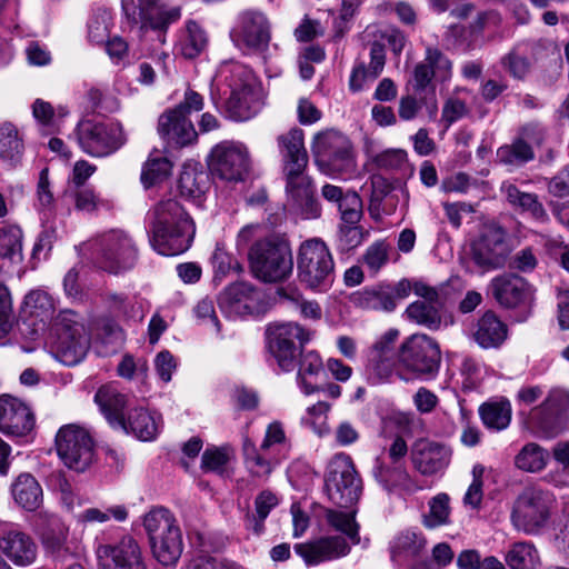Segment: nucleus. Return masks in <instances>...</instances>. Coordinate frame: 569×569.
<instances>
[{
  "instance_id": "f257e3e1",
  "label": "nucleus",
  "mask_w": 569,
  "mask_h": 569,
  "mask_svg": "<svg viewBox=\"0 0 569 569\" xmlns=\"http://www.w3.org/2000/svg\"><path fill=\"white\" fill-rule=\"evenodd\" d=\"M150 243L160 254L178 256L189 249L194 226L174 198L159 200L149 211Z\"/></svg>"
},
{
  "instance_id": "f03ea898",
  "label": "nucleus",
  "mask_w": 569,
  "mask_h": 569,
  "mask_svg": "<svg viewBox=\"0 0 569 569\" xmlns=\"http://www.w3.org/2000/svg\"><path fill=\"white\" fill-rule=\"evenodd\" d=\"M451 76L450 60L438 49L428 47L425 60L419 62L407 84L408 93L399 100L398 113L405 121L413 120L420 112L425 99L423 92H435L432 78L446 81Z\"/></svg>"
},
{
  "instance_id": "7ed1b4c3",
  "label": "nucleus",
  "mask_w": 569,
  "mask_h": 569,
  "mask_svg": "<svg viewBox=\"0 0 569 569\" xmlns=\"http://www.w3.org/2000/svg\"><path fill=\"white\" fill-rule=\"evenodd\" d=\"M48 343L52 356L64 366L81 362L90 339L83 318L72 310H62L53 319Z\"/></svg>"
},
{
  "instance_id": "20e7f679",
  "label": "nucleus",
  "mask_w": 569,
  "mask_h": 569,
  "mask_svg": "<svg viewBox=\"0 0 569 569\" xmlns=\"http://www.w3.org/2000/svg\"><path fill=\"white\" fill-rule=\"evenodd\" d=\"M397 361V377L408 383L425 377H435L439 371L441 351L436 340L425 333H415L401 342Z\"/></svg>"
},
{
  "instance_id": "39448f33",
  "label": "nucleus",
  "mask_w": 569,
  "mask_h": 569,
  "mask_svg": "<svg viewBox=\"0 0 569 569\" xmlns=\"http://www.w3.org/2000/svg\"><path fill=\"white\" fill-rule=\"evenodd\" d=\"M154 559L164 567H174L183 551L181 529L174 516L166 508H153L143 517Z\"/></svg>"
},
{
  "instance_id": "423d86ee",
  "label": "nucleus",
  "mask_w": 569,
  "mask_h": 569,
  "mask_svg": "<svg viewBox=\"0 0 569 569\" xmlns=\"http://www.w3.org/2000/svg\"><path fill=\"white\" fill-rule=\"evenodd\" d=\"M553 503L549 491L538 487L525 488L512 502L511 526L527 536L540 535L550 522Z\"/></svg>"
},
{
  "instance_id": "0eeeda50",
  "label": "nucleus",
  "mask_w": 569,
  "mask_h": 569,
  "mask_svg": "<svg viewBox=\"0 0 569 569\" xmlns=\"http://www.w3.org/2000/svg\"><path fill=\"white\" fill-rule=\"evenodd\" d=\"M253 274L263 282H280L292 273L293 259L289 243L277 237L258 241L249 253Z\"/></svg>"
},
{
  "instance_id": "6e6552de",
  "label": "nucleus",
  "mask_w": 569,
  "mask_h": 569,
  "mask_svg": "<svg viewBox=\"0 0 569 569\" xmlns=\"http://www.w3.org/2000/svg\"><path fill=\"white\" fill-rule=\"evenodd\" d=\"M298 277L312 290L328 289L335 279V260L320 238L303 241L298 251Z\"/></svg>"
},
{
  "instance_id": "1a4fd4ad",
  "label": "nucleus",
  "mask_w": 569,
  "mask_h": 569,
  "mask_svg": "<svg viewBox=\"0 0 569 569\" xmlns=\"http://www.w3.org/2000/svg\"><path fill=\"white\" fill-rule=\"evenodd\" d=\"M312 153L318 168L327 174L349 173L356 168L351 142L338 131L318 133L312 143Z\"/></svg>"
},
{
  "instance_id": "9d476101",
  "label": "nucleus",
  "mask_w": 569,
  "mask_h": 569,
  "mask_svg": "<svg viewBox=\"0 0 569 569\" xmlns=\"http://www.w3.org/2000/svg\"><path fill=\"white\" fill-rule=\"evenodd\" d=\"M326 492L335 505L343 508L359 499L361 480L351 457L347 453H337L330 460L326 476Z\"/></svg>"
},
{
  "instance_id": "9b49d317",
  "label": "nucleus",
  "mask_w": 569,
  "mask_h": 569,
  "mask_svg": "<svg viewBox=\"0 0 569 569\" xmlns=\"http://www.w3.org/2000/svg\"><path fill=\"white\" fill-rule=\"evenodd\" d=\"M56 450L66 467L84 471L93 461L94 443L89 431L79 425L62 426L56 435Z\"/></svg>"
},
{
  "instance_id": "f8f14e48",
  "label": "nucleus",
  "mask_w": 569,
  "mask_h": 569,
  "mask_svg": "<svg viewBox=\"0 0 569 569\" xmlns=\"http://www.w3.org/2000/svg\"><path fill=\"white\" fill-rule=\"evenodd\" d=\"M97 260L100 268L110 273L131 269L137 261V248L122 230H109L96 239Z\"/></svg>"
},
{
  "instance_id": "ddd939ff",
  "label": "nucleus",
  "mask_w": 569,
  "mask_h": 569,
  "mask_svg": "<svg viewBox=\"0 0 569 569\" xmlns=\"http://www.w3.org/2000/svg\"><path fill=\"white\" fill-rule=\"evenodd\" d=\"M78 143L91 157H107L126 142L122 126L118 122L82 121L76 130Z\"/></svg>"
},
{
  "instance_id": "4468645a",
  "label": "nucleus",
  "mask_w": 569,
  "mask_h": 569,
  "mask_svg": "<svg viewBox=\"0 0 569 569\" xmlns=\"http://www.w3.org/2000/svg\"><path fill=\"white\" fill-rule=\"evenodd\" d=\"M262 104V90L256 78L250 71L238 68L226 103L228 116L236 121H246L254 117Z\"/></svg>"
},
{
  "instance_id": "2eb2a0df",
  "label": "nucleus",
  "mask_w": 569,
  "mask_h": 569,
  "mask_svg": "<svg viewBox=\"0 0 569 569\" xmlns=\"http://www.w3.org/2000/svg\"><path fill=\"white\" fill-rule=\"evenodd\" d=\"M208 167L214 178L227 182L242 181L250 168L247 148L236 142H221L210 152Z\"/></svg>"
},
{
  "instance_id": "dca6fc26",
  "label": "nucleus",
  "mask_w": 569,
  "mask_h": 569,
  "mask_svg": "<svg viewBox=\"0 0 569 569\" xmlns=\"http://www.w3.org/2000/svg\"><path fill=\"white\" fill-rule=\"evenodd\" d=\"M94 552L98 569H148L143 549L132 536L99 543Z\"/></svg>"
},
{
  "instance_id": "f3484780",
  "label": "nucleus",
  "mask_w": 569,
  "mask_h": 569,
  "mask_svg": "<svg viewBox=\"0 0 569 569\" xmlns=\"http://www.w3.org/2000/svg\"><path fill=\"white\" fill-rule=\"evenodd\" d=\"M267 337L269 350L279 367L283 371L293 370L298 356L297 342L300 346L306 343L309 340V332L298 323L286 322L270 326Z\"/></svg>"
},
{
  "instance_id": "a211bd4d",
  "label": "nucleus",
  "mask_w": 569,
  "mask_h": 569,
  "mask_svg": "<svg viewBox=\"0 0 569 569\" xmlns=\"http://www.w3.org/2000/svg\"><path fill=\"white\" fill-rule=\"evenodd\" d=\"M122 10L130 23L142 29L164 30L181 16L180 8L168 6L166 0H122Z\"/></svg>"
},
{
  "instance_id": "6ab92c4d",
  "label": "nucleus",
  "mask_w": 569,
  "mask_h": 569,
  "mask_svg": "<svg viewBox=\"0 0 569 569\" xmlns=\"http://www.w3.org/2000/svg\"><path fill=\"white\" fill-rule=\"evenodd\" d=\"M508 254L505 231L496 224L485 226L471 244V258L485 271L503 267Z\"/></svg>"
},
{
  "instance_id": "aec40b11",
  "label": "nucleus",
  "mask_w": 569,
  "mask_h": 569,
  "mask_svg": "<svg viewBox=\"0 0 569 569\" xmlns=\"http://www.w3.org/2000/svg\"><path fill=\"white\" fill-rule=\"evenodd\" d=\"M288 206L306 219H316L321 214V206L315 198L310 178L305 170H284Z\"/></svg>"
},
{
  "instance_id": "412c9836",
  "label": "nucleus",
  "mask_w": 569,
  "mask_h": 569,
  "mask_svg": "<svg viewBox=\"0 0 569 569\" xmlns=\"http://www.w3.org/2000/svg\"><path fill=\"white\" fill-rule=\"evenodd\" d=\"M0 551L16 566L28 567L37 559L38 546L18 526L0 522Z\"/></svg>"
},
{
  "instance_id": "4be33fe9",
  "label": "nucleus",
  "mask_w": 569,
  "mask_h": 569,
  "mask_svg": "<svg viewBox=\"0 0 569 569\" xmlns=\"http://www.w3.org/2000/svg\"><path fill=\"white\" fill-rule=\"evenodd\" d=\"M230 36L238 48L261 51L270 41L269 22L260 12H244L239 17L238 24L232 29Z\"/></svg>"
},
{
  "instance_id": "5701e85b",
  "label": "nucleus",
  "mask_w": 569,
  "mask_h": 569,
  "mask_svg": "<svg viewBox=\"0 0 569 569\" xmlns=\"http://www.w3.org/2000/svg\"><path fill=\"white\" fill-rule=\"evenodd\" d=\"M30 407L19 398L0 396V432L11 437H24L34 428Z\"/></svg>"
},
{
  "instance_id": "b1692460",
  "label": "nucleus",
  "mask_w": 569,
  "mask_h": 569,
  "mask_svg": "<svg viewBox=\"0 0 569 569\" xmlns=\"http://www.w3.org/2000/svg\"><path fill=\"white\" fill-rule=\"evenodd\" d=\"M296 552L308 566L331 561L346 557L350 552V546L346 538L339 536L322 537L295 547Z\"/></svg>"
},
{
  "instance_id": "393cba45",
  "label": "nucleus",
  "mask_w": 569,
  "mask_h": 569,
  "mask_svg": "<svg viewBox=\"0 0 569 569\" xmlns=\"http://www.w3.org/2000/svg\"><path fill=\"white\" fill-rule=\"evenodd\" d=\"M38 517L43 525L40 538L44 551L60 560L72 555L73 551L68 539V526L53 513L44 511L40 512Z\"/></svg>"
},
{
  "instance_id": "a878e982",
  "label": "nucleus",
  "mask_w": 569,
  "mask_h": 569,
  "mask_svg": "<svg viewBox=\"0 0 569 569\" xmlns=\"http://www.w3.org/2000/svg\"><path fill=\"white\" fill-rule=\"evenodd\" d=\"M450 450L436 442L418 440L411 450L413 467L423 476L443 470L450 461Z\"/></svg>"
},
{
  "instance_id": "bb28decb",
  "label": "nucleus",
  "mask_w": 569,
  "mask_h": 569,
  "mask_svg": "<svg viewBox=\"0 0 569 569\" xmlns=\"http://www.w3.org/2000/svg\"><path fill=\"white\" fill-rule=\"evenodd\" d=\"M158 132L168 142L178 147H184L197 139V131L184 113L171 109L160 116Z\"/></svg>"
},
{
  "instance_id": "cd10ccee",
  "label": "nucleus",
  "mask_w": 569,
  "mask_h": 569,
  "mask_svg": "<svg viewBox=\"0 0 569 569\" xmlns=\"http://www.w3.org/2000/svg\"><path fill=\"white\" fill-rule=\"evenodd\" d=\"M489 288L493 298L506 308H515L531 299V288L521 277L507 274L491 280Z\"/></svg>"
},
{
  "instance_id": "c85d7f7f",
  "label": "nucleus",
  "mask_w": 569,
  "mask_h": 569,
  "mask_svg": "<svg viewBox=\"0 0 569 569\" xmlns=\"http://www.w3.org/2000/svg\"><path fill=\"white\" fill-rule=\"evenodd\" d=\"M257 291L246 282H238L226 288L219 296V307L228 317L249 315L254 310Z\"/></svg>"
},
{
  "instance_id": "c756f323",
  "label": "nucleus",
  "mask_w": 569,
  "mask_h": 569,
  "mask_svg": "<svg viewBox=\"0 0 569 569\" xmlns=\"http://www.w3.org/2000/svg\"><path fill=\"white\" fill-rule=\"evenodd\" d=\"M471 336L483 349L498 348L508 337V326L493 311L488 310L475 323Z\"/></svg>"
},
{
  "instance_id": "7c9ffc66",
  "label": "nucleus",
  "mask_w": 569,
  "mask_h": 569,
  "mask_svg": "<svg viewBox=\"0 0 569 569\" xmlns=\"http://www.w3.org/2000/svg\"><path fill=\"white\" fill-rule=\"evenodd\" d=\"M94 402L112 427L127 428L123 409L127 407V397L112 386H102L94 396Z\"/></svg>"
},
{
  "instance_id": "2f4dec72",
  "label": "nucleus",
  "mask_w": 569,
  "mask_h": 569,
  "mask_svg": "<svg viewBox=\"0 0 569 569\" xmlns=\"http://www.w3.org/2000/svg\"><path fill=\"white\" fill-rule=\"evenodd\" d=\"M278 143L284 161V170H305L308 164V154L303 142V131L293 128L279 136Z\"/></svg>"
},
{
  "instance_id": "473e14b6",
  "label": "nucleus",
  "mask_w": 569,
  "mask_h": 569,
  "mask_svg": "<svg viewBox=\"0 0 569 569\" xmlns=\"http://www.w3.org/2000/svg\"><path fill=\"white\" fill-rule=\"evenodd\" d=\"M567 411L569 393L562 389H552L545 401L531 410V419L541 428H548Z\"/></svg>"
},
{
  "instance_id": "72a5a7b5",
  "label": "nucleus",
  "mask_w": 569,
  "mask_h": 569,
  "mask_svg": "<svg viewBox=\"0 0 569 569\" xmlns=\"http://www.w3.org/2000/svg\"><path fill=\"white\" fill-rule=\"evenodd\" d=\"M127 433L134 435L142 441L156 439L162 427L161 416L144 408L131 409L126 418Z\"/></svg>"
},
{
  "instance_id": "f704fd0d",
  "label": "nucleus",
  "mask_w": 569,
  "mask_h": 569,
  "mask_svg": "<svg viewBox=\"0 0 569 569\" xmlns=\"http://www.w3.org/2000/svg\"><path fill=\"white\" fill-rule=\"evenodd\" d=\"M372 476L376 481L388 491L396 488L405 490H411L415 488L405 465L392 463L390 461L387 462L380 457L375 461Z\"/></svg>"
},
{
  "instance_id": "c9c22d12",
  "label": "nucleus",
  "mask_w": 569,
  "mask_h": 569,
  "mask_svg": "<svg viewBox=\"0 0 569 569\" xmlns=\"http://www.w3.org/2000/svg\"><path fill=\"white\" fill-rule=\"evenodd\" d=\"M350 301L355 307L363 310L391 312L396 309L388 283L359 290L351 295Z\"/></svg>"
},
{
  "instance_id": "e433bc0d",
  "label": "nucleus",
  "mask_w": 569,
  "mask_h": 569,
  "mask_svg": "<svg viewBox=\"0 0 569 569\" xmlns=\"http://www.w3.org/2000/svg\"><path fill=\"white\" fill-rule=\"evenodd\" d=\"M11 495L16 503L28 511L37 510L42 502V489L29 473H22L13 481Z\"/></svg>"
},
{
  "instance_id": "4c0bfd02",
  "label": "nucleus",
  "mask_w": 569,
  "mask_h": 569,
  "mask_svg": "<svg viewBox=\"0 0 569 569\" xmlns=\"http://www.w3.org/2000/svg\"><path fill=\"white\" fill-rule=\"evenodd\" d=\"M505 561L509 569H540L541 556L531 541H516L505 553Z\"/></svg>"
},
{
  "instance_id": "58836bf2",
  "label": "nucleus",
  "mask_w": 569,
  "mask_h": 569,
  "mask_svg": "<svg viewBox=\"0 0 569 569\" xmlns=\"http://www.w3.org/2000/svg\"><path fill=\"white\" fill-rule=\"evenodd\" d=\"M206 30L196 21H188L181 30L177 50L187 59H193L203 52L208 46Z\"/></svg>"
},
{
  "instance_id": "ea45409f",
  "label": "nucleus",
  "mask_w": 569,
  "mask_h": 569,
  "mask_svg": "<svg viewBox=\"0 0 569 569\" xmlns=\"http://www.w3.org/2000/svg\"><path fill=\"white\" fill-rule=\"evenodd\" d=\"M23 233L14 224L0 227V263H19L22 261Z\"/></svg>"
},
{
  "instance_id": "a19ab883",
  "label": "nucleus",
  "mask_w": 569,
  "mask_h": 569,
  "mask_svg": "<svg viewBox=\"0 0 569 569\" xmlns=\"http://www.w3.org/2000/svg\"><path fill=\"white\" fill-rule=\"evenodd\" d=\"M381 348L380 351L373 350L368 366V378L375 385L389 382L393 375L397 376L398 370V361L393 359L392 350Z\"/></svg>"
},
{
  "instance_id": "79ce46f5",
  "label": "nucleus",
  "mask_w": 569,
  "mask_h": 569,
  "mask_svg": "<svg viewBox=\"0 0 569 569\" xmlns=\"http://www.w3.org/2000/svg\"><path fill=\"white\" fill-rule=\"evenodd\" d=\"M501 191L506 194L511 206L529 212L539 221L548 220V214L542 204L538 201L536 194L522 192L510 182H503L501 184Z\"/></svg>"
},
{
  "instance_id": "37998d69",
  "label": "nucleus",
  "mask_w": 569,
  "mask_h": 569,
  "mask_svg": "<svg viewBox=\"0 0 569 569\" xmlns=\"http://www.w3.org/2000/svg\"><path fill=\"white\" fill-rule=\"evenodd\" d=\"M483 425L492 430H503L511 421V405L508 400L489 401L479 408Z\"/></svg>"
},
{
  "instance_id": "c03bdc74",
  "label": "nucleus",
  "mask_w": 569,
  "mask_h": 569,
  "mask_svg": "<svg viewBox=\"0 0 569 569\" xmlns=\"http://www.w3.org/2000/svg\"><path fill=\"white\" fill-rule=\"evenodd\" d=\"M425 538L412 530H405L399 532L390 543V553L392 560L402 558H411L419 555L425 548Z\"/></svg>"
},
{
  "instance_id": "a18cd8bd",
  "label": "nucleus",
  "mask_w": 569,
  "mask_h": 569,
  "mask_svg": "<svg viewBox=\"0 0 569 569\" xmlns=\"http://www.w3.org/2000/svg\"><path fill=\"white\" fill-rule=\"evenodd\" d=\"M246 466L251 475L258 478L268 477L278 461L271 459L270 451H262L252 442L246 441L243 445Z\"/></svg>"
},
{
  "instance_id": "49530a36",
  "label": "nucleus",
  "mask_w": 569,
  "mask_h": 569,
  "mask_svg": "<svg viewBox=\"0 0 569 569\" xmlns=\"http://www.w3.org/2000/svg\"><path fill=\"white\" fill-rule=\"evenodd\" d=\"M548 458L546 449L535 442H529L515 457V465L522 471L539 472L547 466Z\"/></svg>"
},
{
  "instance_id": "de8ad7c7",
  "label": "nucleus",
  "mask_w": 569,
  "mask_h": 569,
  "mask_svg": "<svg viewBox=\"0 0 569 569\" xmlns=\"http://www.w3.org/2000/svg\"><path fill=\"white\" fill-rule=\"evenodd\" d=\"M208 177L193 167H184L179 177V189L182 196L198 199L207 190Z\"/></svg>"
},
{
  "instance_id": "09e8293b",
  "label": "nucleus",
  "mask_w": 569,
  "mask_h": 569,
  "mask_svg": "<svg viewBox=\"0 0 569 569\" xmlns=\"http://www.w3.org/2000/svg\"><path fill=\"white\" fill-rule=\"evenodd\" d=\"M407 318L428 329H438L441 323V317L438 309L427 301H415L406 309Z\"/></svg>"
},
{
  "instance_id": "8fccbe9b",
  "label": "nucleus",
  "mask_w": 569,
  "mask_h": 569,
  "mask_svg": "<svg viewBox=\"0 0 569 569\" xmlns=\"http://www.w3.org/2000/svg\"><path fill=\"white\" fill-rule=\"evenodd\" d=\"M54 310L52 298L42 290L30 291L23 301V312L44 321L49 319Z\"/></svg>"
},
{
  "instance_id": "3c124183",
  "label": "nucleus",
  "mask_w": 569,
  "mask_h": 569,
  "mask_svg": "<svg viewBox=\"0 0 569 569\" xmlns=\"http://www.w3.org/2000/svg\"><path fill=\"white\" fill-rule=\"evenodd\" d=\"M279 500L274 493L269 490L260 492L254 500L256 515L247 517V526L256 535L263 531V521L270 511L278 505Z\"/></svg>"
},
{
  "instance_id": "603ef678",
  "label": "nucleus",
  "mask_w": 569,
  "mask_h": 569,
  "mask_svg": "<svg viewBox=\"0 0 569 569\" xmlns=\"http://www.w3.org/2000/svg\"><path fill=\"white\" fill-rule=\"evenodd\" d=\"M322 369L323 365L318 353L309 351L302 356L298 371V379L305 395H311L318 390L309 379L318 376Z\"/></svg>"
},
{
  "instance_id": "864d4df0",
  "label": "nucleus",
  "mask_w": 569,
  "mask_h": 569,
  "mask_svg": "<svg viewBox=\"0 0 569 569\" xmlns=\"http://www.w3.org/2000/svg\"><path fill=\"white\" fill-rule=\"evenodd\" d=\"M171 162L161 154H150L146 161L142 172L141 181L146 188L162 181L171 172Z\"/></svg>"
},
{
  "instance_id": "5fc2aeb1",
  "label": "nucleus",
  "mask_w": 569,
  "mask_h": 569,
  "mask_svg": "<svg viewBox=\"0 0 569 569\" xmlns=\"http://www.w3.org/2000/svg\"><path fill=\"white\" fill-rule=\"evenodd\" d=\"M23 150L22 141L17 128L4 122L0 124V158L13 161L20 157Z\"/></svg>"
},
{
  "instance_id": "6e6d98bb",
  "label": "nucleus",
  "mask_w": 569,
  "mask_h": 569,
  "mask_svg": "<svg viewBox=\"0 0 569 569\" xmlns=\"http://www.w3.org/2000/svg\"><path fill=\"white\" fill-rule=\"evenodd\" d=\"M326 520L333 529L345 533L352 545L360 542L359 526L352 513L328 509Z\"/></svg>"
},
{
  "instance_id": "4d7b16f0",
  "label": "nucleus",
  "mask_w": 569,
  "mask_h": 569,
  "mask_svg": "<svg viewBox=\"0 0 569 569\" xmlns=\"http://www.w3.org/2000/svg\"><path fill=\"white\" fill-rule=\"evenodd\" d=\"M449 496L439 493L429 502V512L423 516V525L429 529L447 525L450 517Z\"/></svg>"
},
{
  "instance_id": "13d9d810",
  "label": "nucleus",
  "mask_w": 569,
  "mask_h": 569,
  "mask_svg": "<svg viewBox=\"0 0 569 569\" xmlns=\"http://www.w3.org/2000/svg\"><path fill=\"white\" fill-rule=\"evenodd\" d=\"M499 160L506 164H522L533 159L532 148L522 138L498 149Z\"/></svg>"
},
{
  "instance_id": "bf43d9fd",
  "label": "nucleus",
  "mask_w": 569,
  "mask_h": 569,
  "mask_svg": "<svg viewBox=\"0 0 569 569\" xmlns=\"http://www.w3.org/2000/svg\"><path fill=\"white\" fill-rule=\"evenodd\" d=\"M331 406L328 402L319 401L306 410V416L302 418V422L310 427L315 433L319 437L327 436L330 432L328 425V412Z\"/></svg>"
},
{
  "instance_id": "052dcab7",
  "label": "nucleus",
  "mask_w": 569,
  "mask_h": 569,
  "mask_svg": "<svg viewBox=\"0 0 569 569\" xmlns=\"http://www.w3.org/2000/svg\"><path fill=\"white\" fill-rule=\"evenodd\" d=\"M365 240V232L359 223H340L336 237V248L339 252H350Z\"/></svg>"
},
{
  "instance_id": "680f3d73",
  "label": "nucleus",
  "mask_w": 569,
  "mask_h": 569,
  "mask_svg": "<svg viewBox=\"0 0 569 569\" xmlns=\"http://www.w3.org/2000/svg\"><path fill=\"white\" fill-rule=\"evenodd\" d=\"M111 518L119 522L124 521L128 518L127 508L120 505L111 506L106 509L88 508L78 516V520L82 523H104Z\"/></svg>"
},
{
  "instance_id": "e2e57ef3",
  "label": "nucleus",
  "mask_w": 569,
  "mask_h": 569,
  "mask_svg": "<svg viewBox=\"0 0 569 569\" xmlns=\"http://www.w3.org/2000/svg\"><path fill=\"white\" fill-rule=\"evenodd\" d=\"M106 305L110 313L117 318L131 319L134 318L138 313L134 299L123 293H107Z\"/></svg>"
},
{
  "instance_id": "0e129e2a",
  "label": "nucleus",
  "mask_w": 569,
  "mask_h": 569,
  "mask_svg": "<svg viewBox=\"0 0 569 569\" xmlns=\"http://www.w3.org/2000/svg\"><path fill=\"white\" fill-rule=\"evenodd\" d=\"M337 208L341 223H359L363 214L362 200L356 191L347 190L345 199Z\"/></svg>"
},
{
  "instance_id": "69168bd1",
  "label": "nucleus",
  "mask_w": 569,
  "mask_h": 569,
  "mask_svg": "<svg viewBox=\"0 0 569 569\" xmlns=\"http://www.w3.org/2000/svg\"><path fill=\"white\" fill-rule=\"evenodd\" d=\"M230 460V453L224 448H209L202 453L201 468L204 472L223 475Z\"/></svg>"
},
{
  "instance_id": "338daca9",
  "label": "nucleus",
  "mask_w": 569,
  "mask_h": 569,
  "mask_svg": "<svg viewBox=\"0 0 569 569\" xmlns=\"http://www.w3.org/2000/svg\"><path fill=\"white\" fill-rule=\"evenodd\" d=\"M389 250L385 242H375L369 246L362 257L366 268L376 274L388 261Z\"/></svg>"
},
{
  "instance_id": "774afa93",
  "label": "nucleus",
  "mask_w": 569,
  "mask_h": 569,
  "mask_svg": "<svg viewBox=\"0 0 569 569\" xmlns=\"http://www.w3.org/2000/svg\"><path fill=\"white\" fill-rule=\"evenodd\" d=\"M187 569H247L242 565L226 560L217 559L209 556H199L192 558L187 565Z\"/></svg>"
}]
</instances>
